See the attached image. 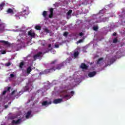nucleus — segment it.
Returning a JSON list of instances; mask_svg holds the SVG:
<instances>
[{"label":"nucleus","mask_w":125,"mask_h":125,"mask_svg":"<svg viewBox=\"0 0 125 125\" xmlns=\"http://www.w3.org/2000/svg\"><path fill=\"white\" fill-rule=\"evenodd\" d=\"M109 19V18L105 17L102 18V16L99 17L97 20L94 22V23H101V22H106L107 20Z\"/></svg>","instance_id":"obj_1"},{"label":"nucleus","mask_w":125,"mask_h":125,"mask_svg":"<svg viewBox=\"0 0 125 125\" xmlns=\"http://www.w3.org/2000/svg\"><path fill=\"white\" fill-rule=\"evenodd\" d=\"M64 67V62H62L60 64H58L56 65V67L55 66H52L53 71H56V70H61L62 67Z\"/></svg>","instance_id":"obj_2"},{"label":"nucleus","mask_w":125,"mask_h":125,"mask_svg":"<svg viewBox=\"0 0 125 125\" xmlns=\"http://www.w3.org/2000/svg\"><path fill=\"white\" fill-rule=\"evenodd\" d=\"M25 12H26V10L15 15V17H16V18H18V19H20V16H25Z\"/></svg>","instance_id":"obj_3"},{"label":"nucleus","mask_w":125,"mask_h":125,"mask_svg":"<svg viewBox=\"0 0 125 125\" xmlns=\"http://www.w3.org/2000/svg\"><path fill=\"white\" fill-rule=\"evenodd\" d=\"M42 53L41 52H39L37 54L33 56V58L34 60H37L38 58H40V57H42Z\"/></svg>","instance_id":"obj_4"},{"label":"nucleus","mask_w":125,"mask_h":125,"mask_svg":"<svg viewBox=\"0 0 125 125\" xmlns=\"http://www.w3.org/2000/svg\"><path fill=\"white\" fill-rule=\"evenodd\" d=\"M50 14L49 15V18H53V11H54V9L53 8H50L49 9Z\"/></svg>","instance_id":"obj_5"},{"label":"nucleus","mask_w":125,"mask_h":125,"mask_svg":"<svg viewBox=\"0 0 125 125\" xmlns=\"http://www.w3.org/2000/svg\"><path fill=\"white\" fill-rule=\"evenodd\" d=\"M62 100H63L62 99H55L53 101V103L54 104H59V103H61Z\"/></svg>","instance_id":"obj_6"},{"label":"nucleus","mask_w":125,"mask_h":125,"mask_svg":"<svg viewBox=\"0 0 125 125\" xmlns=\"http://www.w3.org/2000/svg\"><path fill=\"white\" fill-rule=\"evenodd\" d=\"M21 121L22 120H21V119H19L17 121L13 120L12 121V124H13V125H19V124H20V123H21Z\"/></svg>","instance_id":"obj_7"},{"label":"nucleus","mask_w":125,"mask_h":125,"mask_svg":"<svg viewBox=\"0 0 125 125\" xmlns=\"http://www.w3.org/2000/svg\"><path fill=\"white\" fill-rule=\"evenodd\" d=\"M7 14H11L12 15L14 14V11L13 10L10 8H8L6 11Z\"/></svg>","instance_id":"obj_8"},{"label":"nucleus","mask_w":125,"mask_h":125,"mask_svg":"<svg viewBox=\"0 0 125 125\" xmlns=\"http://www.w3.org/2000/svg\"><path fill=\"white\" fill-rule=\"evenodd\" d=\"M96 75V71H93V72H89L88 74V77H89V78H92L94 77V76H95Z\"/></svg>","instance_id":"obj_9"},{"label":"nucleus","mask_w":125,"mask_h":125,"mask_svg":"<svg viewBox=\"0 0 125 125\" xmlns=\"http://www.w3.org/2000/svg\"><path fill=\"white\" fill-rule=\"evenodd\" d=\"M44 71L45 72V75L46 74H48L49 73H51L52 72H54L52 67L51 68H50V69H49L44 70Z\"/></svg>","instance_id":"obj_10"},{"label":"nucleus","mask_w":125,"mask_h":125,"mask_svg":"<svg viewBox=\"0 0 125 125\" xmlns=\"http://www.w3.org/2000/svg\"><path fill=\"white\" fill-rule=\"evenodd\" d=\"M80 68H81V69H83V70H85L86 69H87V68H88V66H87L86 64H85V63H82L80 66Z\"/></svg>","instance_id":"obj_11"},{"label":"nucleus","mask_w":125,"mask_h":125,"mask_svg":"<svg viewBox=\"0 0 125 125\" xmlns=\"http://www.w3.org/2000/svg\"><path fill=\"white\" fill-rule=\"evenodd\" d=\"M50 104H51V102H47V101H45L42 103V106H48Z\"/></svg>","instance_id":"obj_12"},{"label":"nucleus","mask_w":125,"mask_h":125,"mask_svg":"<svg viewBox=\"0 0 125 125\" xmlns=\"http://www.w3.org/2000/svg\"><path fill=\"white\" fill-rule=\"evenodd\" d=\"M31 114H32V111L31 110L28 111L26 113V119H29V118H30V116H31Z\"/></svg>","instance_id":"obj_13"},{"label":"nucleus","mask_w":125,"mask_h":125,"mask_svg":"<svg viewBox=\"0 0 125 125\" xmlns=\"http://www.w3.org/2000/svg\"><path fill=\"white\" fill-rule=\"evenodd\" d=\"M28 36H30V37H32V38L35 37V33L32 32L31 31H28Z\"/></svg>","instance_id":"obj_14"},{"label":"nucleus","mask_w":125,"mask_h":125,"mask_svg":"<svg viewBox=\"0 0 125 125\" xmlns=\"http://www.w3.org/2000/svg\"><path fill=\"white\" fill-rule=\"evenodd\" d=\"M0 42H1L2 43H4V44H5V45H10V43L8 42L7 41H0Z\"/></svg>","instance_id":"obj_15"},{"label":"nucleus","mask_w":125,"mask_h":125,"mask_svg":"<svg viewBox=\"0 0 125 125\" xmlns=\"http://www.w3.org/2000/svg\"><path fill=\"white\" fill-rule=\"evenodd\" d=\"M86 4H91V3L93 2V0H85Z\"/></svg>","instance_id":"obj_16"},{"label":"nucleus","mask_w":125,"mask_h":125,"mask_svg":"<svg viewBox=\"0 0 125 125\" xmlns=\"http://www.w3.org/2000/svg\"><path fill=\"white\" fill-rule=\"evenodd\" d=\"M32 72V67L29 66L27 69V73L29 74Z\"/></svg>","instance_id":"obj_17"},{"label":"nucleus","mask_w":125,"mask_h":125,"mask_svg":"<svg viewBox=\"0 0 125 125\" xmlns=\"http://www.w3.org/2000/svg\"><path fill=\"white\" fill-rule=\"evenodd\" d=\"M42 15L44 18H46L47 16V12H46V11H43Z\"/></svg>","instance_id":"obj_18"},{"label":"nucleus","mask_w":125,"mask_h":125,"mask_svg":"<svg viewBox=\"0 0 125 125\" xmlns=\"http://www.w3.org/2000/svg\"><path fill=\"white\" fill-rule=\"evenodd\" d=\"M35 29H36V30H38L39 31H41V30L42 29V27H41V26H40V25H36L35 26Z\"/></svg>","instance_id":"obj_19"},{"label":"nucleus","mask_w":125,"mask_h":125,"mask_svg":"<svg viewBox=\"0 0 125 125\" xmlns=\"http://www.w3.org/2000/svg\"><path fill=\"white\" fill-rule=\"evenodd\" d=\"M74 56L75 58H77V57H78V56H79V52L76 51V52H74Z\"/></svg>","instance_id":"obj_20"},{"label":"nucleus","mask_w":125,"mask_h":125,"mask_svg":"<svg viewBox=\"0 0 125 125\" xmlns=\"http://www.w3.org/2000/svg\"><path fill=\"white\" fill-rule=\"evenodd\" d=\"M57 61H58L57 60H55L54 61L51 62L50 64V65H54V64H55V63L57 62Z\"/></svg>","instance_id":"obj_21"},{"label":"nucleus","mask_w":125,"mask_h":125,"mask_svg":"<svg viewBox=\"0 0 125 125\" xmlns=\"http://www.w3.org/2000/svg\"><path fill=\"white\" fill-rule=\"evenodd\" d=\"M72 10H69L67 12V15H68V16H70V15H71V14H72Z\"/></svg>","instance_id":"obj_22"},{"label":"nucleus","mask_w":125,"mask_h":125,"mask_svg":"<svg viewBox=\"0 0 125 125\" xmlns=\"http://www.w3.org/2000/svg\"><path fill=\"white\" fill-rule=\"evenodd\" d=\"M93 29L94 31H98V26H94L93 27Z\"/></svg>","instance_id":"obj_23"},{"label":"nucleus","mask_w":125,"mask_h":125,"mask_svg":"<svg viewBox=\"0 0 125 125\" xmlns=\"http://www.w3.org/2000/svg\"><path fill=\"white\" fill-rule=\"evenodd\" d=\"M24 65V62H21L20 64V68H21V69H22L23 68V65Z\"/></svg>","instance_id":"obj_24"},{"label":"nucleus","mask_w":125,"mask_h":125,"mask_svg":"<svg viewBox=\"0 0 125 125\" xmlns=\"http://www.w3.org/2000/svg\"><path fill=\"white\" fill-rule=\"evenodd\" d=\"M5 88L6 89V91H7H7H10V89H11V87L7 86Z\"/></svg>","instance_id":"obj_25"},{"label":"nucleus","mask_w":125,"mask_h":125,"mask_svg":"<svg viewBox=\"0 0 125 125\" xmlns=\"http://www.w3.org/2000/svg\"><path fill=\"white\" fill-rule=\"evenodd\" d=\"M82 42H83V39L80 40L79 41L77 42V44H78V43H81Z\"/></svg>","instance_id":"obj_26"},{"label":"nucleus","mask_w":125,"mask_h":125,"mask_svg":"<svg viewBox=\"0 0 125 125\" xmlns=\"http://www.w3.org/2000/svg\"><path fill=\"white\" fill-rule=\"evenodd\" d=\"M11 65V63L10 62H8L5 64V66H6L7 67H8Z\"/></svg>","instance_id":"obj_27"},{"label":"nucleus","mask_w":125,"mask_h":125,"mask_svg":"<svg viewBox=\"0 0 125 125\" xmlns=\"http://www.w3.org/2000/svg\"><path fill=\"white\" fill-rule=\"evenodd\" d=\"M21 92H19V93H17V94L15 95V97H16V98H18L19 96H20V95L19 94H20Z\"/></svg>","instance_id":"obj_28"},{"label":"nucleus","mask_w":125,"mask_h":125,"mask_svg":"<svg viewBox=\"0 0 125 125\" xmlns=\"http://www.w3.org/2000/svg\"><path fill=\"white\" fill-rule=\"evenodd\" d=\"M68 34H69V33H68V32H64L63 33V36L64 37H67Z\"/></svg>","instance_id":"obj_29"},{"label":"nucleus","mask_w":125,"mask_h":125,"mask_svg":"<svg viewBox=\"0 0 125 125\" xmlns=\"http://www.w3.org/2000/svg\"><path fill=\"white\" fill-rule=\"evenodd\" d=\"M113 43H116L118 42V39L115 38L113 41Z\"/></svg>","instance_id":"obj_30"},{"label":"nucleus","mask_w":125,"mask_h":125,"mask_svg":"<svg viewBox=\"0 0 125 125\" xmlns=\"http://www.w3.org/2000/svg\"><path fill=\"white\" fill-rule=\"evenodd\" d=\"M16 92H17V90H14L12 92L11 95H14V94L16 93Z\"/></svg>","instance_id":"obj_31"},{"label":"nucleus","mask_w":125,"mask_h":125,"mask_svg":"<svg viewBox=\"0 0 125 125\" xmlns=\"http://www.w3.org/2000/svg\"><path fill=\"white\" fill-rule=\"evenodd\" d=\"M103 60V58H101L99 59L98 61L97 62V64H99V62H100V61H102V60Z\"/></svg>","instance_id":"obj_32"},{"label":"nucleus","mask_w":125,"mask_h":125,"mask_svg":"<svg viewBox=\"0 0 125 125\" xmlns=\"http://www.w3.org/2000/svg\"><path fill=\"white\" fill-rule=\"evenodd\" d=\"M114 62H115V59L113 58L110 59V64H113Z\"/></svg>","instance_id":"obj_33"},{"label":"nucleus","mask_w":125,"mask_h":125,"mask_svg":"<svg viewBox=\"0 0 125 125\" xmlns=\"http://www.w3.org/2000/svg\"><path fill=\"white\" fill-rule=\"evenodd\" d=\"M4 4H5L4 3V2H2L0 4V7H3V6H4Z\"/></svg>","instance_id":"obj_34"},{"label":"nucleus","mask_w":125,"mask_h":125,"mask_svg":"<svg viewBox=\"0 0 125 125\" xmlns=\"http://www.w3.org/2000/svg\"><path fill=\"white\" fill-rule=\"evenodd\" d=\"M40 75H45V73L44 72V70L43 71H42L40 73Z\"/></svg>","instance_id":"obj_35"},{"label":"nucleus","mask_w":125,"mask_h":125,"mask_svg":"<svg viewBox=\"0 0 125 125\" xmlns=\"http://www.w3.org/2000/svg\"><path fill=\"white\" fill-rule=\"evenodd\" d=\"M70 95H65L63 96V98H67L68 97H70Z\"/></svg>","instance_id":"obj_36"},{"label":"nucleus","mask_w":125,"mask_h":125,"mask_svg":"<svg viewBox=\"0 0 125 125\" xmlns=\"http://www.w3.org/2000/svg\"><path fill=\"white\" fill-rule=\"evenodd\" d=\"M44 31L46 32V33H49V30H48V29L47 28H45L44 29Z\"/></svg>","instance_id":"obj_37"},{"label":"nucleus","mask_w":125,"mask_h":125,"mask_svg":"<svg viewBox=\"0 0 125 125\" xmlns=\"http://www.w3.org/2000/svg\"><path fill=\"white\" fill-rule=\"evenodd\" d=\"M7 92V91L4 90L2 92V95H5Z\"/></svg>","instance_id":"obj_38"},{"label":"nucleus","mask_w":125,"mask_h":125,"mask_svg":"<svg viewBox=\"0 0 125 125\" xmlns=\"http://www.w3.org/2000/svg\"><path fill=\"white\" fill-rule=\"evenodd\" d=\"M62 92H63V93H65V94H69V93H68V91H67V90L62 91Z\"/></svg>","instance_id":"obj_39"},{"label":"nucleus","mask_w":125,"mask_h":125,"mask_svg":"<svg viewBox=\"0 0 125 125\" xmlns=\"http://www.w3.org/2000/svg\"><path fill=\"white\" fill-rule=\"evenodd\" d=\"M75 92L74 91H71L70 92V94L71 96H74V94Z\"/></svg>","instance_id":"obj_40"},{"label":"nucleus","mask_w":125,"mask_h":125,"mask_svg":"<svg viewBox=\"0 0 125 125\" xmlns=\"http://www.w3.org/2000/svg\"><path fill=\"white\" fill-rule=\"evenodd\" d=\"M6 53V51L5 50H3L1 51V54H5Z\"/></svg>","instance_id":"obj_41"},{"label":"nucleus","mask_w":125,"mask_h":125,"mask_svg":"<svg viewBox=\"0 0 125 125\" xmlns=\"http://www.w3.org/2000/svg\"><path fill=\"white\" fill-rule=\"evenodd\" d=\"M101 13H102V14H103V13H104V12H103V10H101L99 11V14H101Z\"/></svg>","instance_id":"obj_42"},{"label":"nucleus","mask_w":125,"mask_h":125,"mask_svg":"<svg viewBox=\"0 0 125 125\" xmlns=\"http://www.w3.org/2000/svg\"><path fill=\"white\" fill-rule=\"evenodd\" d=\"M79 36H80V37H83V32L80 33Z\"/></svg>","instance_id":"obj_43"},{"label":"nucleus","mask_w":125,"mask_h":125,"mask_svg":"<svg viewBox=\"0 0 125 125\" xmlns=\"http://www.w3.org/2000/svg\"><path fill=\"white\" fill-rule=\"evenodd\" d=\"M55 47H56V48H58L59 47V45L55 44Z\"/></svg>","instance_id":"obj_44"},{"label":"nucleus","mask_w":125,"mask_h":125,"mask_svg":"<svg viewBox=\"0 0 125 125\" xmlns=\"http://www.w3.org/2000/svg\"><path fill=\"white\" fill-rule=\"evenodd\" d=\"M10 76L11 78H14V74H11Z\"/></svg>","instance_id":"obj_45"},{"label":"nucleus","mask_w":125,"mask_h":125,"mask_svg":"<svg viewBox=\"0 0 125 125\" xmlns=\"http://www.w3.org/2000/svg\"><path fill=\"white\" fill-rule=\"evenodd\" d=\"M8 108V105H4V108L7 109Z\"/></svg>","instance_id":"obj_46"},{"label":"nucleus","mask_w":125,"mask_h":125,"mask_svg":"<svg viewBox=\"0 0 125 125\" xmlns=\"http://www.w3.org/2000/svg\"><path fill=\"white\" fill-rule=\"evenodd\" d=\"M14 119H15V117L14 116H12L10 117L11 120H14Z\"/></svg>","instance_id":"obj_47"},{"label":"nucleus","mask_w":125,"mask_h":125,"mask_svg":"<svg viewBox=\"0 0 125 125\" xmlns=\"http://www.w3.org/2000/svg\"><path fill=\"white\" fill-rule=\"evenodd\" d=\"M113 36L114 37H115V36H117V33L114 32V33H113Z\"/></svg>","instance_id":"obj_48"},{"label":"nucleus","mask_w":125,"mask_h":125,"mask_svg":"<svg viewBox=\"0 0 125 125\" xmlns=\"http://www.w3.org/2000/svg\"><path fill=\"white\" fill-rule=\"evenodd\" d=\"M42 45L43 46H44V45H45V42H42Z\"/></svg>","instance_id":"obj_49"},{"label":"nucleus","mask_w":125,"mask_h":125,"mask_svg":"<svg viewBox=\"0 0 125 125\" xmlns=\"http://www.w3.org/2000/svg\"><path fill=\"white\" fill-rule=\"evenodd\" d=\"M48 47L49 48L51 47V44L50 43V44H48Z\"/></svg>","instance_id":"obj_50"},{"label":"nucleus","mask_w":125,"mask_h":125,"mask_svg":"<svg viewBox=\"0 0 125 125\" xmlns=\"http://www.w3.org/2000/svg\"><path fill=\"white\" fill-rule=\"evenodd\" d=\"M99 14H98L97 15V16H98Z\"/></svg>","instance_id":"obj_51"},{"label":"nucleus","mask_w":125,"mask_h":125,"mask_svg":"<svg viewBox=\"0 0 125 125\" xmlns=\"http://www.w3.org/2000/svg\"><path fill=\"white\" fill-rule=\"evenodd\" d=\"M9 104H10V103H9Z\"/></svg>","instance_id":"obj_52"}]
</instances>
